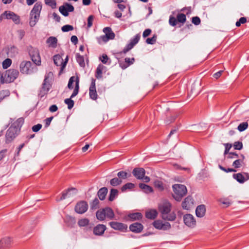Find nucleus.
Returning a JSON list of instances; mask_svg holds the SVG:
<instances>
[{
	"label": "nucleus",
	"instance_id": "31",
	"mask_svg": "<svg viewBox=\"0 0 249 249\" xmlns=\"http://www.w3.org/2000/svg\"><path fill=\"white\" fill-rule=\"evenodd\" d=\"M106 68L102 64H99L97 67L95 76L97 79H100L102 77V72L103 70Z\"/></svg>",
	"mask_w": 249,
	"mask_h": 249
},
{
	"label": "nucleus",
	"instance_id": "7",
	"mask_svg": "<svg viewBox=\"0 0 249 249\" xmlns=\"http://www.w3.org/2000/svg\"><path fill=\"white\" fill-rule=\"evenodd\" d=\"M20 71L22 73L30 74L33 73V67L32 63L29 61H23L19 66Z\"/></svg>",
	"mask_w": 249,
	"mask_h": 249
},
{
	"label": "nucleus",
	"instance_id": "57",
	"mask_svg": "<svg viewBox=\"0 0 249 249\" xmlns=\"http://www.w3.org/2000/svg\"><path fill=\"white\" fill-rule=\"evenodd\" d=\"M118 62H119L120 67L123 70L125 69L128 67H129V64H127V63H126V62L125 60L124 61L119 60Z\"/></svg>",
	"mask_w": 249,
	"mask_h": 249
},
{
	"label": "nucleus",
	"instance_id": "26",
	"mask_svg": "<svg viewBox=\"0 0 249 249\" xmlns=\"http://www.w3.org/2000/svg\"><path fill=\"white\" fill-rule=\"evenodd\" d=\"M105 211V214L106 215V218L109 220L113 219L114 218V213L112 209L110 207H106L104 208Z\"/></svg>",
	"mask_w": 249,
	"mask_h": 249
},
{
	"label": "nucleus",
	"instance_id": "55",
	"mask_svg": "<svg viewBox=\"0 0 249 249\" xmlns=\"http://www.w3.org/2000/svg\"><path fill=\"white\" fill-rule=\"evenodd\" d=\"M233 147L236 150H241L243 148V144L241 142H235L233 143Z\"/></svg>",
	"mask_w": 249,
	"mask_h": 249
},
{
	"label": "nucleus",
	"instance_id": "9",
	"mask_svg": "<svg viewBox=\"0 0 249 249\" xmlns=\"http://www.w3.org/2000/svg\"><path fill=\"white\" fill-rule=\"evenodd\" d=\"M141 35L139 34H137L133 38H131L129 43H128L125 47L124 48L122 52H120V53H126L131 49H132L134 46L138 43L140 40Z\"/></svg>",
	"mask_w": 249,
	"mask_h": 249
},
{
	"label": "nucleus",
	"instance_id": "12",
	"mask_svg": "<svg viewBox=\"0 0 249 249\" xmlns=\"http://www.w3.org/2000/svg\"><path fill=\"white\" fill-rule=\"evenodd\" d=\"M74 9V7L68 3H65L59 8L60 12L65 17L68 16L69 15V12H73Z\"/></svg>",
	"mask_w": 249,
	"mask_h": 249
},
{
	"label": "nucleus",
	"instance_id": "27",
	"mask_svg": "<svg viewBox=\"0 0 249 249\" xmlns=\"http://www.w3.org/2000/svg\"><path fill=\"white\" fill-rule=\"evenodd\" d=\"M127 217L131 221H135L141 219L142 218V215L141 213L137 212L129 213L128 214Z\"/></svg>",
	"mask_w": 249,
	"mask_h": 249
},
{
	"label": "nucleus",
	"instance_id": "37",
	"mask_svg": "<svg viewBox=\"0 0 249 249\" xmlns=\"http://www.w3.org/2000/svg\"><path fill=\"white\" fill-rule=\"evenodd\" d=\"M118 191L115 189H111L110 192L108 200L110 201H113L115 197L118 195Z\"/></svg>",
	"mask_w": 249,
	"mask_h": 249
},
{
	"label": "nucleus",
	"instance_id": "64",
	"mask_svg": "<svg viewBox=\"0 0 249 249\" xmlns=\"http://www.w3.org/2000/svg\"><path fill=\"white\" fill-rule=\"evenodd\" d=\"M42 128V124H38L36 125H34L32 129L33 131L35 132H38Z\"/></svg>",
	"mask_w": 249,
	"mask_h": 249
},
{
	"label": "nucleus",
	"instance_id": "19",
	"mask_svg": "<svg viewBox=\"0 0 249 249\" xmlns=\"http://www.w3.org/2000/svg\"><path fill=\"white\" fill-rule=\"evenodd\" d=\"M143 229V225L138 222L134 223L129 226L130 231L135 233H140Z\"/></svg>",
	"mask_w": 249,
	"mask_h": 249
},
{
	"label": "nucleus",
	"instance_id": "46",
	"mask_svg": "<svg viewBox=\"0 0 249 249\" xmlns=\"http://www.w3.org/2000/svg\"><path fill=\"white\" fill-rule=\"evenodd\" d=\"M11 59L10 58H7L3 61L2 67L4 69H6L11 66Z\"/></svg>",
	"mask_w": 249,
	"mask_h": 249
},
{
	"label": "nucleus",
	"instance_id": "1",
	"mask_svg": "<svg viewBox=\"0 0 249 249\" xmlns=\"http://www.w3.org/2000/svg\"><path fill=\"white\" fill-rule=\"evenodd\" d=\"M172 204L168 201L164 200L159 205V210L161 213L162 218L164 220L173 221L176 218L174 212L170 213Z\"/></svg>",
	"mask_w": 249,
	"mask_h": 249
},
{
	"label": "nucleus",
	"instance_id": "36",
	"mask_svg": "<svg viewBox=\"0 0 249 249\" xmlns=\"http://www.w3.org/2000/svg\"><path fill=\"white\" fill-rule=\"evenodd\" d=\"M139 187L146 193H151L153 191L152 188L151 186L144 183H140Z\"/></svg>",
	"mask_w": 249,
	"mask_h": 249
},
{
	"label": "nucleus",
	"instance_id": "47",
	"mask_svg": "<svg viewBox=\"0 0 249 249\" xmlns=\"http://www.w3.org/2000/svg\"><path fill=\"white\" fill-rule=\"evenodd\" d=\"M162 222L161 220H155L153 223V226L157 229L161 230L162 229Z\"/></svg>",
	"mask_w": 249,
	"mask_h": 249
},
{
	"label": "nucleus",
	"instance_id": "49",
	"mask_svg": "<svg viewBox=\"0 0 249 249\" xmlns=\"http://www.w3.org/2000/svg\"><path fill=\"white\" fill-rule=\"evenodd\" d=\"M89 223V220L87 218H83L79 220L78 224L80 227H84L88 225Z\"/></svg>",
	"mask_w": 249,
	"mask_h": 249
},
{
	"label": "nucleus",
	"instance_id": "34",
	"mask_svg": "<svg viewBox=\"0 0 249 249\" xmlns=\"http://www.w3.org/2000/svg\"><path fill=\"white\" fill-rule=\"evenodd\" d=\"M76 59L77 62L79 64V66L82 68H85V63L84 56L77 53L76 54Z\"/></svg>",
	"mask_w": 249,
	"mask_h": 249
},
{
	"label": "nucleus",
	"instance_id": "32",
	"mask_svg": "<svg viewBox=\"0 0 249 249\" xmlns=\"http://www.w3.org/2000/svg\"><path fill=\"white\" fill-rule=\"evenodd\" d=\"M107 193V189L106 187H103L98 191L97 195L99 199L103 200L105 199Z\"/></svg>",
	"mask_w": 249,
	"mask_h": 249
},
{
	"label": "nucleus",
	"instance_id": "13",
	"mask_svg": "<svg viewBox=\"0 0 249 249\" xmlns=\"http://www.w3.org/2000/svg\"><path fill=\"white\" fill-rule=\"evenodd\" d=\"M184 224L188 227L194 228L196 225V221L194 216L191 214H186L183 216Z\"/></svg>",
	"mask_w": 249,
	"mask_h": 249
},
{
	"label": "nucleus",
	"instance_id": "5",
	"mask_svg": "<svg viewBox=\"0 0 249 249\" xmlns=\"http://www.w3.org/2000/svg\"><path fill=\"white\" fill-rule=\"evenodd\" d=\"M27 50L34 63L37 66L41 65V57L38 50L32 46H29L27 48Z\"/></svg>",
	"mask_w": 249,
	"mask_h": 249
},
{
	"label": "nucleus",
	"instance_id": "17",
	"mask_svg": "<svg viewBox=\"0 0 249 249\" xmlns=\"http://www.w3.org/2000/svg\"><path fill=\"white\" fill-rule=\"evenodd\" d=\"M132 174L137 179H142L144 177L145 171L143 168H135L132 171Z\"/></svg>",
	"mask_w": 249,
	"mask_h": 249
},
{
	"label": "nucleus",
	"instance_id": "38",
	"mask_svg": "<svg viewBox=\"0 0 249 249\" xmlns=\"http://www.w3.org/2000/svg\"><path fill=\"white\" fill-rule=\"evenodd\" d=\"M10 91L8 89L2 90L0 91V102H1L4 98L10 95Z\"/></svg>",
	"mask_w": 249,
	"mask_h": 249
},
{
	"label": "nucleus",
	"instance_id": "21",
	"mask_svg": "<svg viewBox=\"0 0 249 249\" xmlns=\"http://www.w3.org/2000/svg\"><path fill=\"white\" fill-rule=\"evenodd\" d=\"M107 228L105 225L98 224L93 229V233L96 235H102L104 233Z\"/></svg>",
	"mask_w": 249,
	"mask_h": 249
},
{
	"label": "nucleus",
	"instance_id": "3",
	"mask_svg": "<svg viewBox=\"0 0 249 249\" xmlns=\"http://www.w3.org/2000/svg\"><path fill=\"white\" fill-rule=\"evenodd\" d=\"M19 71L18 70L10 69L5 71L4 74H1L0 77L1 84L9 83L14 82L18 76Z\"/></svg>",
	"mask_w": 249,
	"mask_h": 249
},
{
	"label": "nucleus",
	"instance_id": "44",
	"mask_svg": "<svg viewBox=\"0 0 249 249\" xmlns=\"http://www.w3.org/2000/svg\"><path fill=\"white\" fill-rule=\"evenodd\" d=\"M134 187V184L132 183H127L123 185L121 188L122 192L125 191L127 189H131Z\"/></svg>",
	"mask_w": 249,
	"mask_h": 249
},
{
	"label": "nucleus",
	"instance_id": "35",
	"mask_svg": "<svg viewBox=\"0 0 249 249\" xmlns=\"http://www.w3.org/2000/svg\"><path fill=\"white\" fill-rule=\"evenodd\" d=\"M96 216L97 218L100 221L104 220L106 219V215L104 208L98 210L96 213Z\"/></svg>",
	"mask_w": 249,
	"mask_h": 249
},
{
	"label": "nucleus",
	"instance_id": "28",
	"mask_svg": "<svg viewBox=\"0 0 249 249\" xmlns=\"http://www.w3.org/2000/svg\"><path fill=\"white\" fill-rule=\"evenodd\" d=\"M11 243V238L9 237H4L0 241V248L8 247Z\"/></svg>",
	"mask_w": 249,
	"mask_h": 249
},
{
	"label": "nucleus",
	"instance_id": "22",
	"mask_svg": "<svg viewBox=\"0 0 249 249\" xmlns=\"http://www.w3.org/2000/svg\"><path fill=\"white\" fill-rule=\"evenodd\" d=\"M246 178L243 176L242 173L234 174L233 178L236 179L238 182L243 183L245 181L249 179V175L248 174H245Z\"/></svg>",
	"mask_w": 249,
	"mask_h": 249
},
{
	"label": "nucleus",
	"instance_id": "40",
	"mask_svg": "<svg viewBox=\"0 0 249 249\" xmlns=\"http://www.w3.org/2000/svg\"><path fill=\"white\" fill-rule=\"evenodd\" d=\"M122 180L118 178H114L110 181V183L112 186H116L121 184Z\"/></svg>",
	"mask_w": 249,
	"mask_h": 249
},
{
	"label": "nucleus",
	"instance_id": "56",
	"mask_svg": "<svg viewBox=\"0 0 249 249\" xmlns=\"http://www.w3.org/2000/svg\"><path fill=\"white\" fill-rule=\"evenodd\" d=\"M177 19H176L173 16H171L169 18V23L170 25L172 26H175L177 24Z\"/></svg>",
	"mask_w": 249,
	"mask_h": 249
},
{
	"label": "nucleus",
	"instance_id": "48",
	"mask_svg": "<svg viewBox=\"0 0 249 249\" xmlns=\"http://www.w3.org/2000/svg\"><path fill=\"white\" fill-rule=\"evenodd\" d=\"M45 4L51 7L53 9L56 7V0H44Z\"/></svg>",
	"mask_w": 249,
	"mask_h": 249
},
{
	"label": "nucleus",
	"instance_id": "11",
	"mask_svg": "<svg viewBox=\"0 0 249 249\" xmlns=\"http://www.w3.org/2000/svg\"><path fill=\"white\" fill-rule=\"evenodd\" d=\"M18 134L19 133L17 132L13 127H10L7 130L5 135L6 143H9L12 142Z\"/></svg>",
	"mask_w": 249,
	"mask_h": 249
},
{
	"label": "nucleus",
	"instance_id": "20",
	"mask_svg": "<svg viewBox=\"0 0 249 249\" xmlns=\"http://www.w3.org/2000/svg\"><path fill=\"white\" fill-rule=\"evenodd\" d=\"M24 124V119L22 118L18 119L17 121L14 122L10 127H13V128L16 130L17 132L19 133L21 127Z\"/></svg>",
	"mask_w": 249,
	"mask_h": 249
},
{
	"label": "nucleus",
	"instance_id": "16",
	"mask_svg": "<svg viewBox=\"0 0 249 249\" xmlns=\"http://www.w3.org/2000/svg\"><path fill=\"white\" fill-rule=\"evenodd\" d=\"M95 82L96 80L94 78H92L91 84L89 89V97L91 99L93 100H96L98 97L96 89Z\"/></svg>",
	"mask_w": 249,
	"mask_h": 249
},
{
	"label": "nucleus",
	"instance_id": "58",
	"mask_svg": "<svg viewBox=\"0 0 249 249\" xmlns=\"http://www.w3.org/2000/svg\"><path fill=\"white\" fill-rule=\"evenodd\" d=\"M171 228V224L168 222H165L162 223V229L161 230L166 231L170 229Z\"/></svg>",
	"mask_w": 249,
	"mask_h": 249
},
{
	"label": "nucleus",
	"instance_id": "60",
	"mask_svg": "<svg viewBox=\"0 0 249 249\" xmlns=\"http://www.w3.org/2000/svg\"><path fill=\"white\" fill-rule=\"evenodd\" d=\"M224 145L225 146V149L224 154V155H226L230 153L229 151H230V149L231 148L232 145L231 143H225Z\"/></svg>",
	"mask_w": 249,
	"mask_h": 249
},
{
	"label": "nucleus",
	"instance_id": "24",
	"mask_svg": "<svg viewBox=\"0 0 249 249\" xmlns=\"http://www.w3.org/2000/svg\"><path fill=\"white\" fill-rule=\"evenodd\" d=\"M103 32L105 34V36L108 40L113 39L115 38V35L110 27H107L104 28L103 29Z\"/></svg>",
	"mask_w": 249,
	"mask_h": 249
},
{
	"label": "nucleus",
	"instance_id": "2",
	"mask_svg": "<svg viewBox=\"0 0 249 249\" xmlns=\"http://www.w3.org/2000/svg\"><path fill=\"white\" fill-rule=\"evenodd\" d=\"M42 10V3L41 2H37L34 5L30 14L29 24L30 26L34 27L38 22L40 17V14Z\"/></svg>",
	"mask_w": 249,
	"mask_h": 249
},
{
	"label": "nucleus",
	"instance_id": "6",
	"mask_svg": "<svg viewBox=\"0 0 249 249\" xmlns=\"http://www.w3.org/2000/svg\"><path fill=\"white\" fill-rule=\"evenodd\" d=\"M51 84L49 81V76L48 75H45L43 82L40 89L38 95L40 97H43L44 95H46L51 88Z\"/></svg>",
	"mask_w": 249,
	"mask_h": 249
},
{
	"label": "nucleus",
	"instance_id": "29",
	"mask_svg": "<svg viewBox=\"0 0 249 249\" xmlns=\"http://www.w3.org/2000/svg\"><path fill=\"white\" fill-rule=\"evenodd\" d=\"M75 190H76L75 188H71L68 189V190L63 191L62 193L61 197L57 200L61 201V200L66 199L67 197H70L71 196V191H75Z\"/></svg>",
	"mask_w": 249,
	"mask_h": 249
},
{
	"label": "nucleus",
	"instance_id": "15",
	"mask_svg": "<svg viewBox=\"0 0 249 249\" xmlns=\"http://www.w3.org/2000/svg\"><path fill=\"white\" fill-rule=\"evenodd\" d=\"M109 225L112 229L123 232L126 231L127 229V226L126 224L120 222H110Z\"/></svg>",
	"mask_w": 249,
	"mask_h": 249
},
{
	"label": "nucleus",
	"instance_id": "23",
	"mask_svg": "<svg viewBox=\"0 0 249 249\" xmlns=\"http://www.w3.org/2000/svg\"><path fill=\"white\" fill-rule=\"evenodd\" d=\"M193 204V199L191 196L186 197L182 203V207L184 209L188 210Z\"/></svg>",
	"mask_w": 249,
	"mask_h": 249
},
{
	"label": "nucleus",
	"instance_id": "39",
	"mask_svg": "<svg viewBox=\"0 0 249 249\" xmlns=\"http://www.w3.org/2000/svg\"><path fill=\"white\" fill-rule=\"evenodd\" d=\"M79 91V79L78 78H76V84L75 88L73 91L72 94L71 96V98H73L75 96L77 95Z\"/></svg>",
	"mask_w": 249,
	"mask_h": 249
},
{
	"label": "nucleus",
	"instance_id": "43",
	"mask_svg": "<svg viewBox=\"0 0 249 249\" xmlns=\"http://www.w3.org/2000/svg\"><path fill=\"white\" fill-rule=\"evenodd\" d=\"M177 19L178 22L183 23L186 21V17L185 14L180 13L177 15Z\"/></svg>",
	"mask_w": 249,
	"mask_h": 249
},
{
	"label": "nucleus",
	"instance_id": "63",
	"mask_svg": "<svg viewBox=\"0 0 249 249\" xmlns=\"http://www.w3.org/2000/svg\"><path fill=\"white\" fill-rule=\"evenodd\" d=\"M102 62L104 64H107L109 59L107 54H103L102 56L100 58Z\"/></svg>",
	"mask_w": 249,
	"mask_h": 249
},
{
	"label": "nucleus",
	"instance_id": "41",
	"mask_svg": "<svg viewBox=\"0 0 249 249\" xmlns=\"http://www.w3.org/2000/svg\"><path fill=\"white\" fill-rule=\"evenodd\" d=\"M155 187L158 189L160 191H162L164 189L163 184L162 182L159 180H156L154 181Z\"/></svg>",
	"mask_w": 249,
	"mask_h": 249
},
{
	"label": "nucleus",
	"instance_id": "18",
	"mask_svg": "<svg viewBox=\"0 0 249 249\" xmlns=\"http://www.w3.org/2000/svg\"><path fill=\"white\" fill-rule=\"evenodd\" d=\"M6 18L8 19H12L16 24H18L20 22V18L18 16L13 12L9 11L8 13L5 11L4 13Z\"/></svg>",
	"mask_w": 249,
	"mask_h": 249
},
{
	"label": "nucleus",
	"instance_id": "25",
	"mask_svg": "<svg viewBox=\"0 0 249 249\" xmlns=\"http://www.w3.org/2000/svg\"><path fill=\"white\" fill-rule=\"evenodd\" d=\"M206 213V208L204 205L198 206L196 210V214L198 217H202Z\"/></svg>",
	"mask_w": 249,
	"mask_h": 249
},
{
	"label": "nucleus",
	"instance_id": "51",
	"mask_svg": "<svg viewBox=\"0 0 249 249\" xmlns=\"http://www.w3.org/2000/svg\"><path fill=\"white\" fill-rule=\"evenodd\" d=\"M157 40V36L154 35L152 37L147 38L146 40V42L149 44H154Z\"/></svg>",
	"mask_w": 249,
	"mask_h": 249
},
{
	"label": "nucleus",
	"instance_id": "53",
	"mask_svg": "<svg viewBox=\"0 0 249 249\" xmlns=\"http://www.w3.org/2000/svg\"><path fill=\"white\" fill-rule=\"evenodd\" d=\"M61 30L63 32H67L73 30V27L71 25H65L62 27Z\"/></svg>",
	"mask_w": 249,
	"mask_h": 249
},
{
	"label": "nucleus",
	"instance_id": "61",
	"mask_svg": "<svg viewBox=\"0 0 249 249\" xmlns=\"http://www.w3.org/2000/svg\"><path fill=\"white\" fill-rule=\"evenodd\" d=\"M227 155L228 159H238L239 158V155L234 152H230Z\"/></svg>",
	"mask_w": 249,
	"mask_h": 249
},
{
	"label": "nucleus",
	"instance_id": "59",
	"mask_svg": "<svg viewBox=\"0 0 249 249\" xmlns=\"http://www.w3.org/2000/svg\"><path fill=\"white\" fill-rule=\"evenodd\" d=\"M74 79H75V77L72 76L70 78V79L69 80L68 87L70 89H72L73 88V86L72 84L74 81Z\"/></svg>",
	"mask_w": 249,
	"mask_h": 249
},
{
	"label": "nucleus",
	"instance_id": "10",
	"mask_svg": "<svg viewBox=\"0 0 249 249\" xmlns=\"http://www.w3.org/2000/svg\"><path fill=\"white\" fill-rule=\"evenodd\" d=\"M68 56H67L65 59V61H64L62 57L59 55L57 54L53 56V61L54 63L57 66L60 67V72H61L63 69L65 68L66 64L68 62Z\"/></svg>",
	"mask_w": 249,
	"mask_h": 249
},
{
	"label": "nucleus",
	"instance_id": "30",
	"mask_svg": "<svg viewBox=\"0 0 249 249\" xmlns=\"http://www.w3.org/2000/svg\"><path fill=\"white\" fill-rule=\"evenodd\" d=\"M158 215V213L156 210H150L145 213V216L147 218L150 219H154Z\"/></svg>",
	"mask_w": 249,
	"mask_h": 249
},
{
	"label": "nucleus",
	"instance_id": "62",
	"mask_svg": "<svg viewBox=\"0 0 249 249\" xmlns=\"http://www.w3.org/2000/svg\"><path fill=\"white\" fill-rule=\"evenodd\" d=\"M192 22L196 25H198L200 23L201 20L199 17H194L192 18Z\"/></svg>",
	"mask_w": 249,
	"mask_h": 249
},
{
	"label": "nucleus",
	"instance_id": "8",
	"mask_svg": "<svg viewBox=\"0 0 249 249\" xmlns=\"http://www.w3.org/2000/svg\"><path fill=\"white\" fill-rule=\"evenodd\" d=\"M141 35L139 34H137L133 38H131L129 43H128L125 47L124 48L122 52H120V53H126L131 49H132L134 46L138 43L140 40Z\"/></svg>",
	"mask_w": 249,
	"mask_h": 249
},
{
	"label": "nucleus",
	"instance_id": "50",
	"mask_svg": "<svg viewBox=\"0 0 249 249\" xmlns=\"http://www.w3.org/2000/svg\"><path fill=\"white\" fill-rule=\"evenodd\" d=\"M117 176L120 179H124L127 178V173L124 171H121L117 173Z\"/></svg>",
	"mask_w": 249,
	"mask_h": 249
},
{
	"label": "nucleus",
	"instance_id": "52",
	"mask_svg": "<svg viewBox=\"0 0 249 249\" xmlns=\"http://www.w3.org/2000/svg\"><path fill=\"white\" fill-rule=\"evenodd\" d=\"M97 41L99 44H101L103 43H106L108 41V39L106 37L105 35L101 36L97 38Z\"/></svg>",
	"mask_w": 249,
	"mask_h": 249
},
{
	"label": "nucleus",
	"instance_id": "33",
	"mask_svg": "<svg viewBox=\"0 0 249 249\" xmlns=\"http://www.w3.org/2000/svg\"><path fill=\"white\" fill-rule=\"evenodd\" d=\"M57 42V39L55 37H49L47 40V43L49 46L53 48H55Z\"/></svg>",
	"mask_w": 249,
	"mask_h": 249
},
{
	"label": "nucleus",
	"instance_id": "42",
	"mask_svg": "<svg viewBox=\"0 0 249 249\" xmlns=\"http://www.w3.org/2000/svg\"><path fill=\"white\" fill-rule=\"evenodd\" d=\"M64 103L68 105V108L69 109H71L73 107L74 104V101L71 98L65 99Z\"/></svg>",
	"mask_w": 249,
	"mask_h": 249
},
{
	"label": "nucleus",
	"instance_id": "14",
	"mask_svg": "<svg viewBox=\"0 0 249 249\" xmlns=\"http://www.w3.org/2000/svg\"><path fill=\"white\" fill-rule=\"evenodd\" d=\"M88 209V205L87 202L81 201L78 202L75 206V212L80 214L85 213Z\"/></svg>",
	"mask_w": 249,
	"mask_h": 249
},
{
	"label": "nucleus",
	"instance_id": "54",
	"mask_svg": "<svg viewBox=\"0 0 249 249\" xmlns=\"http://www.w3.org/2000/svg\"><path fill=\"white\" fill-rule=\"evenodd\" d=\"M218 167L222 171H224L226 173H228V172H235L236 171V170H235L234 169H233V168H226L225 167H224L223 166H222V165H218Z\"/></svg>",
	"mask_w": 249,
	"mask_h": 249
},
{
	"label": "nucleus",
	"instance_id": "45",
	"mask_svg": "<svg viewBox=\"0 0 249 249\" xmlns=\"http://www.w3.org/2000/svg\"><path fill=\"white\" fill-rule=\"evenodd\" d=\"M248 127V123L247 122H243L239 124L237 129L240 132L245 130Z\"/></svg>",
	"mask_w": 249,
	"mask_h": 249
},
{
	"label": "nucleus",
	"instance_id": "4",
	"mask_svg": "<svg viewBox=\"0 0 249 249\" xmlns=\"http://www.w3.org/2000/svg\"><path fill=\"white\" fill-rule=\"evenodd\" d=\"M174 194L173 197L177 201H180L187 193L186 186L182 184H175L173 186Z\"/></svg>",
	"mask_w": 249,
	"mask_h": 249
}]
</instances>
